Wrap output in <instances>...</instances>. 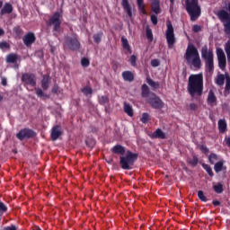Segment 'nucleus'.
I'll return each instance as SVG.
<instances>
[{
    "mask_svg": "<svg viewBox=\"0 0 230 230\" xmlns=\"http://www.w3.org/2000/svg\"><path fill=\"white\" fill-rule=\"evenodd\" d=\"M187 91L191 98L202 96L204 93V75L202 73L192 74L189 76Z\"/></svg>",
    "mask_w": 230,
    "mask_h": 230,
    "instance_id": "obj_1",
    "label": "nucleus"
},
{
    "mask_svg": "<svg viewBox=\"0 0 230 230\" xmlns=\"http://www.w3.org/2000/svg\"><path fill=\"white\" fill-rule=\"evenodd\" d=\"M217 18L223 22L226 35H229V39L225 45L227 62L230 64V3L226 9H221L217 13Z\"/></svg>",
    "mask_w": 230,
    "mask_h": 230,
    "instance_id": "obj_2",
    "label": "nucleus"
},
{
    "mask_svg": "<svg viewBox=\"0 0 230 230\" xmlns=\"http://www.w3.org/2000/svg\"><path fill=\"white\" fill-rule=\"evenodd\" d=\"M184 59L186 60L187 66H190V67H193V69L196 71L201 69L202 59H200V54L199 53V49L197 47H195V45H188L184 54Z\"/></svg>",
    "mask_w": 230,
    "mask_h": 230,
    "instance_id": "obj_3",
    "label": "nucleus"
},
{
    "mask_svg": "<svg viewBox=\"0 0 230 230\" xmlns=\"http://www.w3.org/2000/svg\"><path fill=\"white\" fill-rule=\"evenodd\" d=\"M201 58L205 60V67L208 73H213L215 71V55L213 49H208V45L201 48Z\"/></svg>",
    "mask_w": 230,
    "mask_h": 230,
    "instance_id": "obj_4",
    "label": "nucleus"
},
{
    "mask_svg": "<svg viewBox=\"0 0 230 230\" xmlns=\"http://www.w3.org/2000/svg\"><path fill=\"white\" fill-rule=\"evenodd\" d=\"M185 10L189 13L190 21H197L200 17V13H202L199 0H186Z\"/></svg>",
    "mask_w": 230,
    "mask_h": 230,
    "instance_id": "obj_5",
    "label": "nucleus"
},
{
    "mask_svg": "<svg viewBox=\"0 0 230 230\" xmlns=\"http://www.w3.org/2000/svg\"><path fill=\"white\" fill-rule=\"evenodd\" d=\"M138 155L128 150L126 155L119 156V164L122 170H132L134 164L137 161Z\"/></svg>",
    "mask_w": 230,
    "mask_h": 230,
    "instance_id": "obj_6",
    "label": "nucleus"
},
{
    "mask_svg": "<svg viewBox=\"0 0 230 230\" xmlns=\"http://www.w3.org/2000/svg\"><path fill=\"white\" fill-rule=\"evenodd\" d=\"M147 103L152 107V109H156L157 111H161V109L164 108V102L161 100V97L157 96L155 93H151L148 99Z\"/></svg>",
    "mask_w": 230,
    "mask_h": 230,
    "instance_id": "obj_7",
    "label": "nucleus"
},
{
    "mask_svg": "<svg viewBox=\"0 0 230 230\" xmlns=\"http://www.w3.org/2000/svg\"><path fill=\"white\" fill-rule=\"evenodd\" d=\"M167 29L165 31V39L167 41L168 48H173V45L177 41L175 39V30L173 29V25L168 22L167 24Z\"/></svg>",
    "mask_w": 230,
    "mask_h": 230,
    "instance_id": "obj_8",
    "label": "nucleus"
},
{
    "mask_svg": "<svg viewBox=\"0 0 230 230\" xmlns=\"http://www.w3.org/2000/svg\"><path fill=\"white\" fill-rule=\"evenodd\" d=\"M62 14L60 12H56L48 22V26H53V31H60V25L62 24Z\"/></svg>",
    "mask_w": 230,
    "mask_h": 230,
    "instance_id": "obj_9",
    "label": "nucleus"
},
{
    "mask_svg": "<svg viewBox=\"0 0 230 230\" xmlns=\"http://www.w3.org/2000/svg\"><path fill=\"white\" fill-rule=\"evenodd\" d=\"M37 137V132L30 128H22L17 134L16 137L19 141H24V139H33Z\"/></svg>",
    "mask_w": 230,
    "mask_h": 230,
    "instance_id": "obj_10",
    "label": "nucleus"
},
{
    "mask_svg": "<svg viewBox=\"0 0 230 230\" xmlns=\"http://www.w3.org/2000/svg\"><path fill=\"white\" fill-rule=\"evenodd\" d=\"M80 41L76 36L67 37L65 40L64 47L71 51H78L80 49Z\"/></svg>",
    "mask_w": 230,
    "mask_h": 230,
    "instance_id": "obj_11",
    "label": "nucleus"
},
{
    "mask_svg": "<svg viewBox=\"0 0 230 230\" xmlns=\"http://www.w3.org/2000/svg\"><path fill=\"white\" fill-rule=\"evenodd\" d=\"M217 57L218 62V67L221 71H224L227 67V58H226V53L221 48L217 49Z\"/></svg>",
    "mask_w": 230,
    "mask_h": 230,
    "instance_id": "obj_12",
    "label": "nucleus"
},
{
    "mask_svg": "<svg viewBox=\"0 0 230 230\" xmlns=\"http://www.w3.org/2000/svg\"><path fill=\"white\" fill-rule=\"evenodd\" d=\"M22 82L25 85L35 87V85H37V76L32 73H24L22 75Z\"/></svg>",
    "mask_w": 230,
    "mask_h": 230,
    "instance_id": "obj_13",
    "label": "nucleus"
},
{
    "mask_svg": "<svg viewBox=\"0 0 230 230\" xmlns=\"http://www.w3.org/2000/svg\"><path fill=\"white\" fill-rule=\"evenodd\" d=\"M22 40H23V44H25L27 48H30L31 44H33L35 40H37V38L35 37V34L33 32H28L23 37Z\"/></svg>",
    "mask_w": 230,
    "mask_h": 230,
    "instance_id": "obj_14",
    "label": "nucleus"
},
{
    "mask_svg": "<svg viewBox=\"0 0 230 230\" xmlns=\"http://www.w3.org/2000/svg\"><path fill=\"white\" fill-rule=\"evenodd\" d=\"M62 136V128L58 125L54 126L51 129L50 137L52 141H57Z\"/></svg>",
    "mask_w": 230,
    "mask_h": 230,
    "instance_id": "obj_15",
    "label": "nucleus"
},
{
    "mask_svg": "<svg viewBox=\"0 0 230 230\" xmlns=\"http://www.w3.org/2000/svg\"><path fill=\"white\" fill-rule=\"evenodd\" d=\"M152 139H166V133L161 128L155 129L150 136Z\"/></svg>",
    "mask_w": 230,
    "mask_h": 230,
    "instance_id": "obj_16",
    "label": "nucleus"
},
{
    "mask_svg": "<svg viewBox=\"0 0 230 230\" xmlns=\"http://www.w3.org/2000/svg\"><path fill=\"white\" fill-rule=\"evenodd\" d=\"M111 152L112 154H115L116 155H120L121 157L126 154L127 150L125 146L121 145H116L111 148Z\"/></svg>",
    "mask_w": 230,
    "mask_h": 230,
    "instance_id": "obj_17",
    "label": "nucleus"
},
{
    "mask_svg": "<svg viewBox=\"0 0 230 230\" xmlns=\"http://www.w3.org/2000/svg\"><path fill=\"white\" fill-rule=\"evenodd\" d=\"M49 84H51V77L49 75H43L41 80V87L43 91H48L49 89Z\"/></svg>",
    "mask_w": 230,
    "mask_h": 230,
    "instance_id": "obj_18",
    "label": "nucleus"
},
{
    "mask_svg": "<svg viewBox=\"0 0 230 230\" xmlns=\"http://www.w3.org/2000/svg\"><path fill=\"white\" fill-rule=\"evenodd\" d=\"M207 103L208 105H210V107H214V105H217V95H215V92H213V90H209L208 92Z\"/></svg>",
    "mask_w": 230,
    "mask_h": 230,
    "instance_id": "obj_19",
    "label": "nucleus"
},
{
    "mask_svg": "<svg viewBox=\"0 0 230 230\" xmlns=\"http://www.w3.org/2000/svg\"><path fill=\"white\" fill-rule=\"evenodd\" d=\"M121 6L128 14V17H129V19H132V6H130L128 0H122Z\"/></svg>",
    "mask_w": 230,
    "mask_h": 230,
    "instance_id": "obj_20",
    "label": "nucleus"
},
{
    "mask_svg": "<svg viewBox=\"0 0 230 230\" xmlns=\"http://www.w3.org/2000/svg\"><path fill=\"white\" fill-rule=\"evenodd\" d=\"M13 12V6L10 3H5L0 11V15L10 14Z\"/></svg>",
    "mask_w": 230,
    "mask_h": 230,
    "instance_id": "obj_21",
    "label": "nucleus"
},
{
    "mask_svg": "<svg viewBox=\"0 0 230 230\" xmlns=\"http://www.w3.org/2000/svg\"><path fill=\"white\" fill-rule=\"evenodd\" d=\"M226 162L224 160H219L217 163L214 165V170L216 173H220V172H223V170H227L226 166H224V164Z\"/></svg>",
    "mask_w": 230,
    "mask_h": 230,
    "instance_id": "obj_22",
    "label": "nucleus"
},
{
    "mask_svg": "<svg viewBox=\"0 0 230 230\" xmlns=\"http://www.w3.org/2000/svg\"><path fill=\"white\" fill-rule=\"evenodd\" d=\"M217 127L220 134H224L227 131V122H226V119H219Z\"/></svg>",
    "mask_w": 230,
    "mask_h": 230,
    "instance_id": "obj_23",
    "label": "nucleus"
},
{
    "mask_svg": "<svg viewBox=\"0 0 230 230\" xmlns=\"http://www.w3.org/2000/svg\"><path fill=\"white\" fill-rule=\"evenodd\" d=\"M122 78L124 80V82H132L134 80V73H132L131 71H124L122 72Z\"/></svg>",
    "mask_w": 230,
    "mask_h": 230,
    "instance_id": "obj_24",
    "label": "nucleus"
},
{
    "mask_svg": "<svg viewBox=\"0 0 230 230\" xmlns=\"http://www.w3.org/2000/svg\"><path fill=\"white\" fill-rule=\"evenodd\" d=\"M141 96L142 98H149L150 94H152V93H150V88L148 87V85H146V84H142L141 87Z\"/></svg>",
    "mask_w": 230,
    "mask_h": 230,
    "instance_id": "obj_25",
    "label": "nucleus"
},
{
    "mask_svg": "<svg viewBox=\"0 0 230 230\" xmlns=\"http://www.w3.org/2000/svg\"><path fill=\"white\" fill-rule=\"evenodd\" d=\"M121 44L123 49H127L128 53H132V49L130 48V44H128V40H127L125 36L121 37Z\"/></svg>",
    "mask_w": 230,
    "mask_h": 230,
    "instance_id": "obj_26",
    "label": "nucleus"
},
{
    "mask_svg": "<svg viewBox=\"0 0 230 230\" xmlns=\"http://www.w3.org/2000/svg\"><path fill=\"white\" fill-rule=\"evenodd\" d=\"M18 56L15 53H11L6 56L5 62L7 64H15L17 62Z\"/></svg>",
    "mask_w": 230,
    "mask_h": 230,
    "instance_id": "obj_27",
    "label": "nucleus"
},
{
    "mask_svg": "<svg viewBox=\"0 0 230 230\" xmlns=\"http://www.w3.org/2000/svg\"><path fill=\"white\" fill-rule=\"evenodd\" d=\"M98 102H99V104L102 105L103 107H105V105L111 104V99H109V97L105 95L99 96Z\"/></svg>",
    "mask_w": 230,
    "mask_h": 230,
    "instance_id": "obj_28",
    "label": "nucleus"
},
{
    "mask_svg": "<svg viewBox=\"0 0 230 230\" xmlns=\"http://www.w3.org/2000/svg\"><path fill=\"white\" fill-rule=\"evenodd\" d=\"M124 112L130 118L134 116V109H132V106L127 102H124Z\"/></svg>",
    "mask_w": 230,
    "mask_h": 230,
    "instance_id": "obj_29",
    "label": "nucleus"
},
{
    "mask_svg": "<svg viewBox=\"0 0 230 230\" xmlns=\"http://www.w3.org/2000/svg\"><path fill=\"white\" fill-rule=\"evenodd\" d=\"M152 11L156 13H161V6L159 5V0H154L152 2Z\"/></svg>",
    "mask_w": 230,
    "mask_h": 230,
    "instance_id": "obj_30",
    "label": "nucleus"
},
{
    "mask_svg": "<svg viewBox=\"0 0 230 230\" xmlns=\"http://www.w3.org/2000/svg\"><path fill=\"white\" fill-rule=\"evenodd\" d=\"M225 82H226V76L224 75V74H220L215 79V84H217L218 85V87H222L224 85Z\"/></svg>",
    "mask_w": 230,
    "mask_h": 230,
    "instance_id": "obj_31",
    "label": "nucleus"
},
{
    "mask_svg": "<svg viewBox=\"0 0 230 230\" xmlns=\"http://www.w3.org/2000/svg\"><path fill=\"white\" fill-rule=\"evenodd\" d=\"M229 94H230V76L226 75V86H225L224 95L229 96Z\"/></svg>",
    "mask_w": 230,
    "mask_h": 230,
    "instance_id": "obj_32",
    "label": "nucleus"
},
{
    "mask_svg": "<svg viewBox=\"0 0 230 230\" xmlns=\"http://www.w3.org/2000/svg\"><path fill=\"white\" fill-rule=\"evenodd\" d=\"M187 163H188V164H190V166L195 168V166H197L199 164V156H197L196 155H193L192 158H189L187 160Z\"/></svg>",
    "mask_w": 230,
    "mask_h": 230,
    "instance_id": "obj_33",
    "label": "nucleus"
},
{
    "mask_svg": "<svg viewBox=\"0 0 230 230\" xmlns=\"http://www.w3.org/2000/svg\"><path fill=\"white\" fill-rule=\"evenodd\" d=\"M102 38H103V31H102L93 34V42L95 44H100V42H102Z\"/></svg>",
    "mask_w": 230,
    "mask_h": 230,
    "instance_id": "obj_34",
    "label": "nucleus"
},
{
    "mask_svg": "<svg viewBox=\"0 0 230 230\" xmlns=\"http://www.w3.org/2000/svg\"><path fill=\"white\" fill-rule=\"evenodd\" d=\"M213 190L216 193L220 195L221 193H224V184H222V182H217L213 186Z\"/></svg>",
    "mask_w": 230,
    "mask_h": 230,
    "instance_id": "obj_35",
    "label": "nucleus"
},
{
    "mask_svg": "<svg viewBox=\"0 0 230 230\" xmlns=\"http://www.w3.org/2000/svg\"><path fill=\"white\" fill-rule=\"evenodd\" d=\"M201 166H202L203 169H205V171L209 175V177H214L215 176V173L213 172V169L211 168V166L209 164H202Z\"/></svg>",
    "mask_w": 230,
    "mask_h": 230,
    "instance_id": "obj_36",
    "label": "nucleus"
},
{
    "mask_svg": "<svg viewBox=\"0 0 230 230\" xmlns=\"http://www.w3.org/2000/svg\"><path fill=\"white\" fill-rule=\"evenodd\" d=\"M146 82H147L148 85H150V87H152V89H159V87H160L159 82H155L150 77L146 78Z\"/></svg>",
    "mask_w": 230,
    "mask_h": 230,
    "instance_id": "obj_37",
    "label": "nucleus"
},
{
    "mask_svg": "<svg viewBox=\"0 0 230 230\" xmlns=\"http://www.w3.org/2000/svg\"><path fill=\"white\" fill-rule=\"evenodd\" d=\"M35 94L38 98H49L48 94L44 93V92L40 88H34Z\"/></svg>",
    "mask_w": 230,
    "mask_h": 230,
    "instance_id": "obj_38",
    "label": "nucleus"
},
{
    "mask_svg": "<svg viewBox=\"0 0 230 230\" xmlns=\"http://www.w3.org/2000/svg\"><path fill=\"white\" fill-rule=\"evenodd\" d=\"M144 3H145L144 0H137L138 10L145 14V13H146V11L145 10V4Z\"/></svg>",
    "mask_w": 230,
    "mask_h": 230,
    "instance_id": "obj_39",
    "label": "nucleus"
},
{
    "mask_svg": "<svg viewBox=\"0 0 230 230\" xmlns=\"http://www.w3.org/2000/svg\"><path fill=\"white\" fill-rule=\"evenodd\" d=\"M208 161H209L210 164H215V161H218V155L215 153H211L208 155Z\"/></svg>",
    "mask_w": 230,
    "mask_h": 230,
    "instance_id": "obj_40",
    "label": "nucleus"
},
{
    "mask_svg": "<svg viewBox=\"0 0 230 230\" xmlns=\"http://www.w3.org/2000/svg\"><path fill=\"white\" fill-rule=\"evenodd\" d=\"M81 91L83 94H84V96H89V94H93V88H91V86H85Z\"/></svg>",
    "mask_w": 230,
    "mask_h": 230,
    "instance_id": "obj_41",
    "label": "nucleus"
},
{
    "mask_svg": "<svg viewBox=\"0 0 230 230\" xmlns=\"http://www.w3.org/2000/svg\"><path fill=\"white\" fill-rule=\"evenodd\" d=\"M198 197L199 200H201V202H208V198L206 197V195H204V191L199 190Z\"/></svg>",
    "mask_w": 230,
    "mask_h": 230,
    "instance_id": "obj_42",
    "label": "nucleus"
},
{
    "mask_svg": "<svg viewBox=\"0 0 230 230\" xmlns=\"http://www.w3.org/2000/svg\"><path fill=\"white\" fill-rule=\"evenodd\" d=\"M6 211H8V207L0 201V217H3V214L6 213Z\"/></svg>",
    "mask_w": 230,
    "mask_h": 230,
    "instance_id": "obj_43",
    "label": "nucleus"
},
{
    "mask_svg": "<svg viewBox=\"0 0 230 230\" xmlns=\"http://www.w3.org/2000/svg\"><path fill=\"white\" fill-rule=\"evenodd\" d=\"M146 39L152 42L154 40V34L152 33V29L147 28L146 31Z\"/></svg>",
    "mask_w": 230,
    "mask_h": 230,
    "instance_id": "obj_44",
    "label": "nucleus"
},
{
    "mask_svg": "<svg viewBox=\"0 0 230 230\" xmlns=\"http://www.w3.org/2000/svg\"><path fill=\"white\" fill-rule=\"evenodd\" d=\"M140 121H142V123H148V121H150V115L148 113H143Z\"/></svg>",
    "mask_w": 230,
    "mask_h": 230,
    "instance_id": "obj_45",
    "label": "nucleus"
},
{
    "mask_svg": "<svg viewBox=\"0 0 230 230\" xmlns=\"http://www.w3.org/2000/svg\"><path fill=\"white\" fill-rule=\"evenodd\" d=\"M13 33H15L17 37H21V35H22V29L20 26H16L13 28Z\"/></svg>",
    "mask_w": 230,
    "mask_h": 230,
    "instance_id": "obj_46",
    "label": "nucleus"
},
{
    "mask_svg": "<svg viewBox=\"0 0 230 230\" xmlns=\"http://www.w3.org/2000/svg\"><path fill=\"white\" fill-rule=\"evenodd\" d=\"M90 64H91V63H90V61H89L88 58H83L81 59V66H82L83 67H89V65H90Z\"/></svg>",
    "mask_w": 230,
    "mask_h": 230,
    "instance_id": "obj_47",
    "label": "nucleus"
},
{
    "mask_svg": "<svg viewBox=\"0 0 230 230\" xmlns=\"http://www.w3.org/2000/svg\"><path fill=\"white\" fill-rule=\"evenodd\" d=\"M129 62H130V65L133 66V67H136V63L137 62V57H136L135 55H132L129 58Z\"/></svg>",
    "mask_w": 230,
    "mask_h": 230,
    "instance_id": "obj_48",
    "label": "nucleus"
},
{
    "mask_svg": "<svg viewBox=\"0 0 230 230\" xmlns=\"http://www.w3.org/2000/svg\"><path fill=\"white\" fill-rule=\"evenodd\" d=\"M199 150L202 152V154H205V155H208V154H209V148H208V146L204 145L199 146Z\"/></svg>",
    "mask_w": 230,
    "mask_h": 230,
    "instance_id": "obj_49",
    "label": "nucleus"
},
{
    "mask_svg": "<svg viewBox=\"0 0 230 230\" xmlns=\"http://www.w3.org/2000/svg\"><path fill=\"white\" fill-rule=\"evenodd\" d=\"M151 66L152 67H159V66H161V61H159V59H153L151 60Z\"/></svg>",
    "mask_w": 230,
    "mask_h": 230,
    "instance_id": "obj_50",
    "label": "nucleus"
},
{
    "mask_svg": "<svg viewBox=\"0 0 230 230\" xmlns=\"http://www.w3.org/2000/svg\"><path fill=\"white\" fill-rule=\"evenodd\" d=\"M10 48V44L6 41L0 42V49H8Z\"/></svg>",
    "mask_w": 230,
    "mask_h": 230,
    "instance_id": "obj_51",
    "label": "nucleus"
},
{
    "mask_svg": "<svg viewBox=\"0 0 230 230\" xmlns=\"http://www.w3.org/2000/svg\"><path fill=\"white\" fill-rule=\"evenodd\" d=\"M192 31H194V33H199V31H202V27H200L199 25H194L192 27Z\"/></svg>",
    "mask_w": 230,
    "mask_h": 230,
    "instance_id": "obj_52",
    "label": "nucleus"
},
{
    "mask_svg": "<svg viewBox=\"0 0 230 230\" xmlns=\"http://www.w3.org/2000/svg\"><path fill=\"white\" fill-rule=\"evenodd\" d=\"M151 22H152V23L154 24V26H156V24H157V15H155V14H152L151 15Z\"/></svg>",
    "mask_w": 230,
    "mask_h": 230,
    "instance_id": "obj_53",
    "label": "nucleus"
},
{
    "mask_svg": "<svg viewBox=\"0 0 230 230\" xmlns=\"http://www.w3.org/2000/svg\"><path fill=\"white\" fill-rule=\"evenodd\" d=\"M58 89H59V87H58V85H54L53 87H52V90H51V93H53V94H58Z\"/></svg>",
    "mask_w": 230,
    "mask_h": 230,
    "instance_id": "obj_54",
    "label": "nucleus"
},
{
    "mask_svg": "<svg viewBox=\"0 0 230 230\" xmlns=\"http://www.w3.org/2000/svg\"><path fill=\"white\" fill-rule=\"evenodd\" d=\"M190 111H197L199 109V106L196 103H190Z\"/></svg>",
    "mask_w": 230,
    "mask_h": 230,
    "instance_id": "obj_55",
    "label": "nucleus"
},
{
    "mask_svg": "<svg viewBox=\"0 0 230 230\" xmlns=\"http://www.w3.org/2000/svg\"><path fill=\"white\" fill-rule=\"evenodd\" d=\"M3 230H17V226H15V225H12L10 226L4 227Z\"/></svg>",
    "mask_w": 230,
    "mask_h": 230,
    "instance_id": "obj_56",
    "label": "nucleus"
},
{
    "mask_svg": "<svg viewBox=\"0 0 230 230\" xmlns=\"http://www.w3.org/2000/svg\"><path fill=\"white\" fill-rule=\"evenodd\" d=\"M170 12L173 10V4H175V0H170Z\"/></svg>",
    "mask_w": 230,
    "mask_h": 230,
    "instance_id": "obj_57",
    "label": "nucleus"
},
{
    "mask_svg": "<svg viewBox=\"0 0 230 230\" xmlns=\"http://www.w3.org/2000/svg\"><path fill=\"white\" fill-rule=\"evenodd\" d=\"M226 145L230 148V137H225Z\"/></svg>",
    "mask_w": 230,
    "mask_h": 230,
    "instance_id": "obj_58",
    "label": "nucleus"
},
{
    "mask_svg": "<svg viewBox=\"0 0 230 230\" xmlns=\"http://www.w3.org/2000/svg\"><path fill=\"white\" fill-rule=\"evenodd\" d=\"M212 204H213V206H215V207L220 206V201H218V200H217V199H214V200L212 201Z\"/></svg>",
    "mask_w": 230,
    "mask_h": 230,
    "instance_id": "obj_59",
    "label": "nucleus"
},
{
    "mask_svg": "<svg viewBox=\"0 0 230 230\" xmlns=\"http://www.w3.org/2000/svg\"><path fill=\"white\" fill-rule=\"evenodd\" d=\"M6 84H7V82H6V78H2V85H4V86H6Z\"/></svg>",
    "mask_w": 230,
    "mask_h": 230,
    "instance_id": "obj_60",
    "label": "nucleus"
},
{
    "mask_svg": "<svg viewBox=\"0 0 230 230\" xmlns=\"http://www.w3.org/2000/svg\"><path fill=\"white\" fill-rule=\"evenodd\" d=\"M1 35H4V31L3 29H0V37Z\"/></svg>",
    "mask_w": 230,
    "mask_h": 230,
    "instance_id": "obj_61",
    "label": "nucleus"
},
{
    "mask_svg": "<svg viewBox=\"0 0 230 230\" xmlns=\"http://www.w3.org/2000/svg\"><path fill=\"white\" fill-rule=\"evenodd\" d=\"M0 8H3V1H0Z\"/></svg>",
    "mask_w": 230,
    "mask_h": 230,
    "instance_id": "obj_62",
    "label": "nucleus"
},
{
    "mask_svg": "<svg viewBox=\"0 0 230 230\" xmlns=\"http://www.w3.org/2000/svg\"><path fill=\"white\" fill-rule=\"evenodd\" d=\"M0 102H3V95L0 94Z\"/></svg>",
    "mask_w": 230,
    "mask_h": 230,
    "instance_id": "obj_63",
    "label": "nucleus"
},
{
    "mask_svg": "<svg viewBox=\"0 0 230 230\" xmlns=\"http://www.w3.org/2000/svg\"><path fill=\"white\" fill-rule=\"evenodd\" d=\"M33 230H42L40 227L34 228Z\"/></svg>",
    "mask_w": 230,
    "mask_h": 230,
    "instance_id": "obj_64",
    "label": "nucleus"
}]
</instances>
